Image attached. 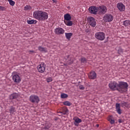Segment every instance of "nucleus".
Wrapping results in <instances>:
<instances>
[{
	"label": "nucleus",
	"instance_id": "nucleus-1",
	"mask_svg": "<svg viewBox=\"0 0 130 130\" xmlns=\"http://www.w3.org/2000/svg\"><path fill=\"white\" fill-rule=\"evenodd\" d=\"M34 17L38 21H45L48 19V13L41 10L37 11L34 12Z\"/></svg>",
	"mask_w": 130,
	"mask_h": 130
},
{
	"label": "nucleus",
	"instance_id": "nucleus-2",
	"mask_svg": "<svg viewBox=\"0 0 130 130\" xmlns=\"http://www.w3.org/2000/svg\"><path fill=\"white\" fill-rule=\"evenodd\" d=\"M128 87V84H127V83L123 81H120L118 83V91L120 93H125V92H127Z\"/></svg>",
	"mask_w": 130,
	"mask_h": 130
},
{
	"label": "nucleus",
	"instance_id": "nucleus-3",
	"mask_svg": "<svg viewBox=\"0 0 130 130\" xmlns=\"http://www.w3.org/2000/svg\"><path fill=\"white\" fill-rule=\"evenodd\" d=\"M103 21L105 22H112L113 21V16L109 13H107L103 17Z\"/></svg>",
	"mask_w": 130,
	"mask_h": 130
},
{
	"label": "nucleus",
	"instance_id": "nucleus-4",
	"mask_svg": "<svg viewBox=\"0 0 130 130\" xmlns=\"http://www.w3.org/2000/svg\"><path fill=\"white\" fill-rule=\"evenodd\" d=\"M95 37L98 40L103 41L105 39V34L103 32H98L95 33Z\"/></svg>",
	"mask_w": 130,
	"mask_h": 130
},
{
	"label": "nucleus",
	"instance_id": "nucleus-5",
	"mask_svg": "<svg viewBox=\"0 0 130 130\" xmlns=\"http://www.w3.org/2000/svg\"><path fill=\"white\" fill-rule=\"evenodd\" d=\"M98 12L100 15H104L107 12V7L104 5L99 6L98 7Z\"/></svg>",
	"mask_w": 130,
	"mask_h": 130
},
{
	"label": "nucleus",
	"instance_id": "nucleus-6",
	"mask_svg": "<svg viewBox=\"0 0 130 130\" xmlns=\"http://www.w3.org/2000/svg\"><path fill=\"white\" fill-rule=\"evenodd\" d=\"M109 87L110 89L111 90H113V91H118V84L115 82L113 81L109 84Z\"/></svg>",
	"mask_w": 130,
	"mask_h": 130
},
{
	"label": "nucleus",
	"instance_id": "nucleus-7",
	"mask_svg": "<svg viewBox=\"0 0 130 130\" xmlns=\"http://www.w3.org/2000/svg\"><path fill=\"white\" fill-rule=\"evenodd\" d=\"M46 68V65H45V63H44V62H42L37 67L38 72L41 73L42 74L44 73Z\"/></svg>",
	"mask_w": 130,
	"mask_h": 130
},
{
	"label": "nucleus",
	"instance_id": "nucleus-8",
	"mask_svg": "<svg viewBox=\"0 0 130 130\" xmlns=\"http://www.w3.org/2000/svg\"><path fill=\"white\" fill-rule=\"evenodd\" d=\"M88 24L91 26V27H95L96 26V20L93 17H90L87 18Z\"/></svg>",
	"mask_w": 130,
	"mask_h": 130
},
{
	"label": "nucleus",
	"instance_id": "nucleus-9",
	"mask_svg": "<svg viewBox=\"0 0 130 130\" xmlns=\"http://www.w3.org/2000/svg\"><path fill=\"white\" fill-rule=\"evenodd\" d=\"M88 10L91 14L96 15L98 12V7L95 6H91L89 8Z\"/></svg>",
	"mask_w": 130,
	"mask_h": 130
},
{
	"label": "nucleus",
	"instance_id": "nucleus-10",
	"mask_svg": "<svg viewBox=\"0 0 130 130\" xmlns=\"http://www.w3.org/2000/svg\"><path fill=\"white\" fill-rule=\"evenodd\" d=\"M54 32L57 35H62L64 34V29L61 27H57L55 29Z\"/></svg>",
	"mask_w": 130,
	"mask_h": 130
},
{
	"label": "nucleus",
	"instance_id": "nucleus-11",
	"mask_svg": "<svg viewBox=\"0 0 130 130\" xmlns=\"http://www.w3.org/2000/svg\"><path fill=\"white\" fill-rule=\"evenodd\" d=\"M117 8L120 12H124L125 11V6L121 3H117Z\"/></svg>",
	"mask_w": 130,
	"mask_h": 130
},
{
	"label": "nucleus",
	"instance_id": "nucleus-12",
	"mask_svg": "<svg viewBox=\"0 0 130 130\" xmlns=\"http://www.w3.org/2000/svg\"><path fill=\"white\" fill-rule=\"evenodd\" d=\"M74 124L75 126H79V124L82 122V119H80L77 116H75L73 118Z\"/></svg>",
	"mask_w": 130,
	"mask_h": 130
},
{
	"label": "nucleus",
	"instance_id": "nucleus-13",
	"mask_svg": "<svg viewBox=\"0 0 130 130\" xmlns=\"http://www.w3.org/2000/svg\"><path fill=\"white\" fill-rule=\"evenodd\" d=\"M12 79L15 83H20L21 82V78L18 74L13 75Z\"/></svg>",
	"mask_w": 130,
	"mask_h": 130
},
{
	"label": "nucleus",
	"instance_id": "nucleus-14",
	"mask_svg": "<svg viewBox=\"0 0 130 130\" xmlns=\"http://www.w3.org/2000/svg\"><path fill=\"white\" fill-rule=\"evenodd\" d=\"M88 77L89 79L91 80H95L96 78H97V74L94 71H91L88 75Z\"/></svg>",
	"mask_w": 130,
	"mask_h": 130
},
{
	"label": "nucleus",
	"instance_id": "nucleus-15",
	"mask_svg": "<svg viewBox=\"0 0 130 130\" xmlns=\"http://www.w3.org/2000/svg\"><path fill=\"white\" fill-rule=\"evenodd\" d=\"M116 111L118 114H121L122 111L120 109V104H119V103L116 104Z\"/></svg>",
	"mask_w": 130,
	"mask_h": 130
},
{
	"label": "nucleus",
	"instance_id": "nucleus-16",
	"mask_svg": "<svg viewBox=\"0 0 130 130\" xmlns=\"http://www.w3.org/2000/svg\"><path fill=\"white\" fill-rule=\"evenodd\" d=\"M64 21H71L72 20V17L70 14H66L64 15Z\"/></svg>",
	"mask_w": 130,
	"mask_h": 130
},
{
	"label": "nucleus",
	"instance_id": "nucleus-17",
	"mask_svg": "<svg viewBox=\"0 0 130 130\" xmlns=\"http://www.w3.org/2000/svg\"><path fill=\"white\" fill-rule=\"evenodd\" d=\"M108 120L110 122L111 124H114V123H115V121L113 118V116H112V115L109 116L108 117Z\"/></svg>",
	"mask_w": 130,
	"mask_h": 130
},
{
	"label": "nucleus",
	"instance_id": "nucleus-18",
	"mask_svg": "<svg viewBox=\"0 0 130 130\" xmlns=\"http://www.w3.org/2000/svg\"><path fill=\"white\" fill-rule=\"evenodd\" d=\"M40 101V100L39 99V97L37 95H34L33 98V102L34 103H35L36 104H38L39 102Z\"/></svg>",
	"mask_w": 130,
	"mask_h": 130
},
{
	"label": "nucleus",
	"instance_id": "nucleus-19",
	"mask_svg": "<svg viewBox=\"0 0 130 130\" xmlns=\"http://www.w3.org/2000/svg\"><path fill=\"white\" fill-rule=\"evenodd\" d=\"M38 49L41 52H44L45 53L47 52V48L43 47L42 46H39V47H38Z\"/></svg>",
	"mask_w": 130,
	"mask_h": 130
},
{
	"label": "nucleus",
	"instance_id": "nucleus-20",
	"mask_svg": "<svg viewBox=\"0 0 130 130\" xmlns=\"http://www.w3.org/2000/svg\"><path fill=\"white\" fill-rule=\"evenodd\" d=\"M61 113H62L63 114H68V113H69V110L68 109V108L66 107H63L62 108V112Z\"/></svg>",
	"mask_w": 130,
	"mask_h": 130
},
{
	"label": "nucleus",
	"instance_id": "nucleus-21",
	"mask_svg": "<svg viewBox=\"0 0 130 130\" xmlns=\"http://www.w3.org/2000/svg\"><path fill=\"white\" fill-rule=\"evenodd\" d=\"M19 95L17 93H12L10 96V99H17V98L18 97Z\"/></svg>",
	"mask_w": 130,
	"mask_h": 130
},
{
	"label": "nucleus",
	"instance_id": "nucleus-22",
	"mask_svg": "<svg viewBox=\"0 0 130 130\" xmlns=\"http://www.w3.org/2000/svg\"><path fill=\"white\" fill-rule=\"evenodd\" d=\"M65 36L68 40H71V38L73 36V33L69 32V33H65Z\"/></svg>",
	"mask_w": 130,
	"mask_h": 130
},
{
	"label": "nucleus",
	"instance_id": "nucleus-23",
	"mask_svg": "<svg viewBox=\"0 0 130 130\" xmlns=\"http://www.w3.org/2000/svg\"><path fill=\"white\" fill-rule=\"evenodd\" d=\"M64 22L67 25V26H73V21L71 20L64 21Z\"/></svg>",
	"mask_w": 130,
	"mask_h": 130
},
{
	"label": "nucleus",
	"instance_id": "nucleus-24",
	"mask_svg": "<svg viewBox=\"0 0 130 130\" xmlns=\"http://www.w3.org/2000/svg\"><path fill=\"white\" fill-rule=\"evenodd\" d=\"M123 25L125 26V27L127 26H129L130 25V21L126 20L123 22Z\"/></svg>",
	"mask_w": 130,
	"mask_h": 130
},
{
	"label": "nucleus",
	"instance_id": "nucleus-25",
	"mask_svg": "<svg viewBox=\"0 0 130 130\" xmlns=\"http://www.w3.org/2000/svg\"><path fill=\"white\" fill-rule=\"evenodd\" d=\"M63 104H64V105L66 106H71V105H72V103H71L69 101H66L64 102L63 103Z\"/></svg>",
	"mask_w": 130,
	"mask_h": 130
},
{
	"label": "nucleus",
	"instance_id": "nucleus-26",
	"mask_svg": "<svg viewBox=\"0 0 130 130\" xmlns=\"http://www.w3.org/2000/svg\"><path fill=\"white\" fill-rule=\"evenodd\" d=\"M68 97H69V95H68V94H67L66 93H61V98H62V99H64L65 98H68Z\"/></svg>",
	"mask_w": 130,
	"mask_h": 130
},
{
	"label": "nucleus",
	"instance_id": "nucleus-27",
	"mask_svg": "<svg viewBox=\"0 0 130 130\" xmlns=\"http://www.w3.org/2000/svg\"><path fill=\"white\" fill-rule=\"evenodd\" d=\"M8 2L10 5V6H12V7H14L15 6V2L13 0H8Z\"/></svg>",
	"mask_w": 130,
	"mask_h": 130
},
{
	"label": "nucleus",
	"instance_id": "nucleus-28",
	"mask_svg": "<svg viewBox=\"0 0 130 130\" xmlns=\"http://www.w3.org/2000/svg\"><path fill=\"white\" fill-rule=\"evenodd\" d=\"M9 111L10 113H14L15 112V108L11 107L9 109Z\"/></svg>",
	"mask_w": 130,
	"mask_h": 130
},
{
	"label": "nucleus",
	"instance_id": "nucleus-29",
	"mask_svg": "<svg viewBox=\"0 0 130 130\" xmlns=\"http://www.w3.org/2000/svg\"><path fill=\"white\" fill-rule=\"evenodd\" d=\"M74 62L73 58H70V60L67 61L68 64H72Z\"/></svg>",
	"mask_w": 130,
	"mask_h": 130
},
{
	"label": "nucleus",
	"instance_id": "nucleus-30",
	"mask_svg": "<svg viewBox=\"0 0 130 130\" xmlns=\"http://www.w3.org/2000/svg\"><path fill=\"white\" fill-rule=\"evenodd\" d=\"M31 9V7L30 6H27L26 5L25 7H24V10L25 11H27V10H30Z\"/></svg>",
	"mask_w": 130,
	"mask_h": 130
},
{
	"label": "nucleus",
	"instance_id": "nucleus-31",
	"mask_svg": "<svg viewBox=\"0 0 130 130\" xmlns=\"http://www.w3.org/2000/svg\"><path fill=\"white\" fill-rule=\"evenodd\" d=\"M47 82L48 83H49L50 82H52V77H49L48 78H47Z\"/></svg>",
	"mask_w": 130,
	"mask_h": 130
},
{
	"label": "nucleus",
	"instance_id": "nucleus-32",
	"mask_svg": "<svg viewBox=\"0 0 130 130\" xmlns=\"http://www.w3.org/2000/svg\"><path fill=\"white\" fill-rule=\"evenodd\" d=\"M122 52H123V49L120 48L118 50V53L120 54L121 53H122Z\"/></svg>",
	"mask_w": 130,
	"mask_h": 130
},
{
	"label": "nucleus",
	"instance_id": "nucleus-33",
	"mask_svg": "<svg viewBox=\"0 0 130 130\" xmlns=\"http://www.w3.org/2000/svg\"><path fill=\"white\" fill-rule=\"evenodd\" d=\"M122 105L123 106H125V107H128V105H129L127 103H123Z\"/></svg>",
	"mask_w": 130,
	"mask_h": 130
},
{
	"label": "nucleus",
	"instance_id": "nucleus-34",
	"mask_svg": "<svg viewBox=\"0 0 130 130\" xmlns=\"http://www.w3.org/2000/svg\"><path fill=\"white\" fill-rule=\"evenodd\" d=\"M79 89L80 90H85V87L83 85H80Z\"/></svg>",
	"mask_w": 130,
	"mask_h": 130
},
{
	"label": "nucleus",
	"instance_id": "nucleus-35",
	"mask_svg": "<svg viewBox=\"0 0 130 130\" xmlns=\"http://www.w3.org/2000/svg\"><path fill=\"white\" fill-rule=\"evenodd\" d=\"M27 24H33V20H27Z\"/></svg>",
	"mask_w": 130,
	"mask_h": 130
},
{
	"label": "nucleus",
	"instance_id": "nucleus-36",
	"mask_svg": "<svg viewBox=\"0 0 130 130\" xmlns=\"http://www.w3.org/2000/svg\"><path fill=\"white\" fill-rule=\"evenodd\" d=\"M81 62H85L86 61V59L84 57L81 58Z\"/></svg>",
	"mask_w": 130,
	"mask_h": 130
},
{
	"label": "nucleus",
	"instance_id": "nucleus-37",
	"mask_svg": "<svg viewBox=\"0 0 130 130\" xmlns=\"http://www.w3.org/2000/svg\"><path fill=\"white\" fill-rule=\"evenodd\" d=\"M1 11H5L6 10V8L3 6H0Z\"/></svg>",
	"mask_w": 130,
	"mask_h": 130
},
{
	"label": "nucleus",
	"instance_id": "nucleus-38",
	"mask_svg": "<svg viewBox=\"0 0 130 130\" xmlns=\"http://www.w3.org/2000/svg\"><path fill=\"white\" fill-rule=\"evenodd\" d=\"M29 100L31 102H33V95L30 96Z\"/></svg>",
	"mask_w": 130,
	"mask_h": 130
},
{
	"label": "nucleus",
	"instance_id": "nucleus-39",
	"mask_svg": "<svg viewBox=\"0 0 130 130\" xmlns=\"http://www.w3.org/2000/svg\"><path fill=\"white\" fill-rule=\"evenodd\" d=\"M118 122H119V123H121L123 122V120H122V119H119L118 120Z\"/></svg>",
	"mask_w": 130,
	"mask_h": 130
},
{
	"label": "nucleus",
	"instance_id": "nucleus-40",
	"mask_svg": "<svg viewBox=\"0 0 130 130\" xmlns=\"http://www.w3.org/2000/svg\"><path fill=\"white\" fill-rule=\"evenodd\" d=\"M36 23H37V21L36 20H33V24H36Z\"/></svg>",
	"mask_w": 130,
	"mask_h": 130
},
{
	"label": "nucleus",
	"instance_id": "nucleus-41",
	"mask_svg": "<svg viewBox=\"0 0 130 130\" xmlns=\"http://www.w3.org/2000/svg\"><path fill=\"white\" fill-rule=\"evenodd\" d=\"M52 1H53V3H55V4H56L57 3L56 0H52Z\"/></svg>",
	"mask_w": 130,
	"mask_h": 130
},
{
	"label": "nucleus",
	"instance_id": "nucleus-42",
	"mask_svg": "<svg viewBox=\"0 0 130 130\" xmlns=\"http://www.w3.org/2000/svg\"><path fill=\"white\" fill-rule=\"evenodd\" d=\"M96 127H99V124H97L96 125Z\"/></svg>",
	"mask_w": 130,
	"mask_h": 130
},
{
	"label": "nucleus",
	"instance_id": "nucleus-43",
	"mask_svg": "<svg viewBox=\"0 0 130 130\" xmlns=\"http://www.w3.org/2000/svg\"><path fill=\"white\" fill-rule=\"evenodd\" d=\"M69 56H70L69 55L68 56V58H69Z\"/></svg>",
	"mask_w": 130,
	"mask_h": 130
}]
</instances>
